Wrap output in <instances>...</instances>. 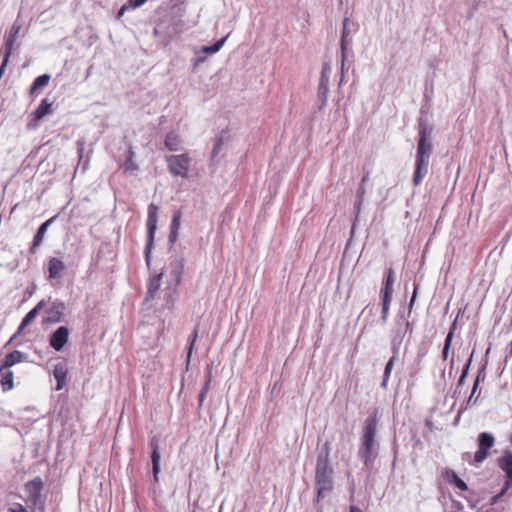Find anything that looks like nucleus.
<instances>
[{
	"instance_id": "5fc2aeb1",
	"label": "nucleus",
	"mask_w": 512,
	"mask_h": 512,
	"mask_svg": "<svg viewBox=\"0 0 512 512\" xmlns=\"http://www.w3.org/2000/svg\"><path fill=\"white\" fill-rule=\"evenodd\" d=\"M154 33L158 34V29L157 28L154 29Z\"/></svg>"
},
{
	"instance_id": "79ce46f5",
	"label": "nucleus",
	"mask_w": 512,
	"mask_h": 512,
	"mask_svg": "<svg viewBox=\"0 0 512 512\" xmlns=\"http://www.w3.org/2000/svg\"><path fill=\"white\" fill-rule=\"evenodd\" d=\"M479 398H480V392L478 393V395L475 397L472 396V393L470 394L467 402H466V407H469V406H477L478 403H479Z\"/></svg>"
},
{
	"instance_id": "412c9836",
	"label": "nucleus",
	"mask_w": 512,
	"mask_h": 512,
	"mask_svg": "<svg viewBox=\"0 0 512 512\" xmlns=\"http://www.w3.org/2000/svg\"><path fill=\"white\" fill-rule=\"evenodd\" d=\"M26 358V354L15 350L5 356L3 363L0 366V372L12 367L13 365L22 362Z\"/></svg>"
},
{
	"instance_id": "7c9ffc66",
	"label": "nucleus",
	"mask_w": 512,
	"mask_h": 512,
	"mask_svg": "<svg viewBox=\"0 0 512 512\" xmlns=\"http://www.w3.org/2000/svg\"><path fill=\"white\" fill-rule=\"evenodd\" d=\"M455 325H456V322H454L452 324V327L450 328V330L446 336V339H445V343H444V347H443V351H442V356H443L444 360H446L449 355V350H450L452 339L454 336Z\"/></svg>"
},
{
	"instance_id": "a211bd4d",
	"label": "nucleus",
	"mask_w": 512,
	"mask_h": 512,
	"mask_svg": "<svg viewBox=\"0 0 512 512\" xmlns=\"http://www.w3.org/2000/svg\"><path fill=\"white\" fill-rule=\"evenodd\" d=\"M68 373V367L66 361H60L54 365L53 376L57 381L56 390L63 389L66 384V377Z\"/></svg>"
},
{
	"instance_id": "37998d69",
	"label": "nucleus",
	"mask_w": 512,
	"mask_h": 512,
	"mask_svg": "<svg viewBox=\"0 0 512 512\" xmlns=\"http://www.w3.org/2000/svg\"><path fill=\"white\" fill-rule=\"evenodd\" d=\"M147 0H128V5L131 9L138 8L146 3Z\"/></svg>"
},
{
	"instance_id": "49530a36",
	"label": "nucleus",
	"mask_w": 512,
	"mask_h": 512,
	"mask_svg": "<svg viewBox=\"0 0 512 512\" xmlns=\"http://www.w3.org/2000/svg\"><path fill=\"white\" fill-rule=\"evenodd\" d=\"M128 9H131V8L129 7L128 3H127V4H125V5H123V6L120 8V10L118 11L117 19H120V18L124 15L125 11H126V10H128Z\"/></svg>"
},
{
	"instance_id": "bb28decb",
	"label": "nucleus",
	"mask_w": 512,
	"mask_h": 512,
	"mask_svg": "<svg viewBox=\"0 0 512 512\" xmlns=\"http://www.w3.org/2000/svg\"><path fill=\"white\" fill-rule=\"evenodd\" d=\"M446 476L448 481L454 484L461 491L468 490L467 484L460 477H458V475L454 471L448 470L446 472Z\"/></svg>"
},
{
	"instance_id": "ea45409f",
	"label": "nucleus",
	"mask_w": 512,
	"mask_h": 512,
	"mask_svg": "<svg viewBox=\"0 0 512 512\" xmlns=\"http://www.w3.org/2000/svg\"><path fill=\"white\" fill-rule=\"evenodd\" d=\"M181 220V212L175 211L170 224V229L179 230Z\"/></svg>"
},
{
	"instance_id": "c9c22d12",
	"label": "nucleus",
	"mask_w": 512,
	"mask_h": 512,
	"mask_svg": "<svg viewBox=\"0 0 512 512\" xmlns=\"http://www.w3.org/2000/svg\"><path fill=\"white\" fill-rule=\"evenodd\" d=\"M486 379V373H485V366H483L481 369L478 370V373L476 375L473 388H472V396H474L478 390V387L480 383H483Z\"/></svg>"
},
{
	"instance_id": "f704fd0d",
	"label": "nucleus",
	"mask_w": 512,
	"mask_h": 512,
	"mask_svg": "<svg viewBox=\"0 0 512 512\" xmlns=\"http://www.w3.org/2000/svg\"><path fill=\"white\" fill-rule=\"evenodd\" d=\"M133 151L129 150L127 160L123 165V170L126 173H133L138 169L137 164L133 161Z\"/></svg>"
},
{
	"instance_id": "c03bdc74",
	"label": "nucleus",
	"mask_w": 512,
	"mask_h": 512,
	"mask_svg": "<svg viewBox=\"0 0 512 512\" xmlns=\"http://www.w3.org/2000/svg\"><path fill=\"white\" fill-rule=\"evenodd\" d=\"M472 358H473V353L470 355V357H469V359H468V361H467L466 365L464 366V368H463V370H462L461 375H462L463 377H465V378H466V377H467V375H468L469 368H470V365H471V362H472Z\"/></svg>"
},
{
	"instance_id": "72a5a7b5",
	"label": "nucleus",
	"mask_w": 512,
	"mask_h": 512,
	"mask_svg": "<svg viewBox=\"0 0 512 512\" xmlns=\"http://www.w3.org/2000/svg\"><path fill=\"white\" fill-rule=\"evenodd\" d=\"M365 194H366L365 185H363V183H360V185L356 191V201H355V205H354V208L357 213H359L361 210V206L363 204Z\"/></svg>"
},
{
	"instance_id": "3c124183",
	"label": "nucleus",
	"mask_w": 512,
	"mask_h": 512,
	"mask_svg": "<svg viewBox=\"0 0 512 512\" xmlns=\"http://www.w3.org/2000/svg\"><path fill=\"white\" fill-rule=\"evenodd\" d=\"M368 179H369V174L367 173L366 175L363 176L360 183H363V185H365V183L368 181Z\"/></svg>"
},
{
	"instance_id": "8fccbe9b",
	"label": "nucleus",
	"mask_w": 512,
	"mask_h": 512,
	"mask_svg": "<svg viewBox=\"0 0 512 512\" xmlns=\"http://www.w3.org/2000/svg\"><path fill=\"white\" fill-rule=\"evenodd\" d=\"M349 512H362V510L356 506H350Z\"/></svg>"
},
{
	"instance_id": "09e8293b",
	"label": "nucleus",
	"mask_w": 512,
	"mask_h": 512,
	"mask_svg": "<svg viewBox=\"0 0 512 512\" xmlns=\"http://www.w3.org/2000/svg\"><path fill=\"white\" fill-rule=\"evenodd\" d=\"M416 295H417V289L415 288L414 289V292H413V295L411 297V300H410V309L413 307L414 305V302H415V299H416Z\"/></svg>"
},
{
	"instance_id": "4be33fe9",
	"label": "nucleus",
	"mask_w": 512,
	"mask_h": 512,
	"mask_svg": "<svg viewBox=\"0 0 512 512\" xmlns=\"http://www.w3.org/2000/svg\"><path fill=\"white\" fill-rule=\"evenodd\" d=\"M395 281V274L393 269L389 268L386 273V277L381 289L382 298H391L393 293V284Z\"/></svg>"
},
{
	"instance_id": "c85d7f7f",
	"label": "nucleus",
	"mask_w": 512,
	"mask_h": 512,
	"mask_svg": "<svg viewBox=\"0 0 512 512\" xmlns=\"http://www.w3.org/2000/svg\"><path fill=\"white\" fill-rule=\"evenodd\" d=\"M176 287L177 286H174L172 283H169V285L165 291V294H164L165 307H167L168 309H171L173 307V304L175 301Z\"/></svg>"
},
{
	"instance_id": "a18cd8bd",
	"label": "nucleus",
	"mask_w": 512,
	"mask_h": 512,
	"mask_svg": "<svg viewBox=\"0 0 512 512\" xmlns=\"http://www.w3.org/2000/svg\"><path fill=\"white\" fill-rule=\"evenodd\" d=\"M178 237V230L170 229L169 242L174 243Z\"/></svg>"
},
{
	"instance_id": "f8f14e48",
	"label": "nucleus",
	"mask_w": 512,
	"mask_h": 512,
	"mask_svg": "<svg viewBox=\"0 0 512 512\" xmlns=\"http://www.w3.org/2000/svg\"><path fill=\"white\" fill-rule=\"evenodd\" d=\"M430 157L416 154L415 156V170L412 177L414 186H419L425 176L428 174Z\"/></svg>"
},
{
	"instance_id": "0eeeda50",
	"label": "nucleus",
	"mask_w": 512,
	"mask_h": 512,
	"mask_svg": "<svg viewBox=\"0 0 512 512\" xmlns=\"http://www.w3.org/2000/svg\"><path fill=\"white\" fill-rule=\"evenodd\" d=\"M158 221V207L154 203L148 206V217H147V243L145 248V259L147 264L150 263V254L153 249L154 236L157 229Z\"/></svg>"
},
{
	"instance_id": "423d86ee",
	"label": "nucleus",
	"mask_w": 512,
	"mask_h": 512,
	"mask_svg": "<svg viewBox=\"0 0 512 512\" xmlns=\"http://www.w3.org/2000/svg\"><path fill=\"white\" fill-rule=\"evenodd\" d=\"M169 172L173 176L188 178L191 159L187 154L169 155L165 158Z\"/></svg>"
},
{
	"instance_id": "4d7b16f0",
	"label": "nucleus",
	"mask_w": 512,
	"mask_h": 512,
	"mask_svg": "<svg viewBox=\"0 0 512 512\" xmlns=\"http://www.w3.org/2000/svg\"><path fill=\"white\" fill-rule=\"evenodd\" d=\"M82 151H83V148H82V147H81V148H79V153H80V154H81V152H82Z\"/></svg>"
},
{
	"instance_id": "f257e3e1",
	"label": "nucleus",
	"mask_w": 512,
	"mask_h": 512,
	"mask_svg": "<svg viewBox=\"0 0 512 512\" xmlns=\"http://www.w3.org/2000/svg\"><path fill=\"white\" fill-rule=\"evenodd\" d=\"M378 418L376 413L369 415L363 424L358 456L367 471H371L379 455V443L376 440Z\"/></svg>"
},
{
	"instance_id": "9b49d317",
	"label": "nucleus",
	"mask_w": 512,
	"mask_h": 512,
	"mask_svg": "<svg viewBox=\"0 0 512 512\" xmlns=\"http://www.w3.org/2000/svg\"><path fill=\"white\" fill-rule=\"evenodd\" d=\"M331 72H332L331 67L326 63L323 64L320 82H319L318 91H317V99L319 102V109H323L327 103L328 93H329L328 83H329Z\"/></svg>"
},
{
	"instance_id": "de8ad7c7",
	"label": "nucleus",
	"mask_w": 512,
	"mask_h": 512,
	"mask_svg": "<svg viewBox=\"0 0 512 512\" xmlns=\"http://www.w3.org/2000/svg\"><path fill=\"white\" fill-rule=\"evenodd\" d=\"M507 491H504V488L501 490L499 494L493 497V503H497L498 500L506 493Z\"/></svg>"
},
{
	"instance_id": "2eb2a0df",
	"label": "nucleus",
	"mask_w": 512,
	"mask_h": 512,
	"mask_svg": "<svg viewBox=\"0 0 512 512\" xmlns=\"http://www.w3.org/2000/svg\"><path fill=\"white\" fill-rule=\"evenodd\" d=\"M46 306V301L43 299L41 300L33 309H31L26 316L23 318L21 324L18 327L17 332L14 334V336L11 338L13 340L15 337H17L19 334L23 332V330L30 325L34 319L38 316L40 311Z\"/></svg>"
},
{
	"instance_id": "ddd939ff",
	"label": "nucleus",
	"mask_w": 512,
	"mask_h": 512,
	"mask_svg": "<svg viewBox=\"0 0 512 512\" xmlns=\"http://www.w3.org/2000/svg\"><path fill=\"white\" fill-rule=\"evenodd\" d=\"M497 461L498 466L506 475L504 491H508L512 486V452L510 450H505Z\"/></svg>"
},
{
	"instance_id": "864d4df0",
	"label": "nucleus",
	"mask_w": 512,
	"mask_h": 512,
	"mask_svg": "<svg viewBox=\"0 0 512 512\" xmlns=\"http://www.w3.org/2000/svg\"><path fill=\"white\" fill-rule=\"evenodd\" d=\"M204 58H197L195 61V65H198L200 62H203Z\"/></svg>"
},
{
	"instance_id": "6e6d98bb",
	"label": "nucleus",
	"mask_w": 512,
	"mask_h": 512,
	"mask_svg": "<svg viewBox=\"0 0 512 512\" xmlns=\"http://www.w3.org/2000/svg\"><path fill=\"white\" fill-rule=\"evenodd\" d=\"M511 444H512V432H511V435H510V438H509Z\"/></svg>"
},
{
	"instance_id": "473e14b6",
	"label": "nucleus",
	"mask_w": 512,
	"mask_h": 512,
	"mask_svg": "<svg viewBox=\"0 0 512 512\" xmlns=\"http://www.w3.org/2000/svg\"><path fill=\"white\" fill-rule=\"evenodd\" d=\"M227 37H224L222 39H220L219 41H217L216 43H214L213 45H205V46H202L201 50L203 53L205 54H214V53H217L224 45V43L226 42L227 40Z\"/></svg>"
},
{
	"instance_id": "f3484780",
	"label": "nucleus",
	"mask_w": 512,
	"mask_h": 512,
	"mask_svg": "<svg viewBox=\"0 0 512 512\" xmlns=\"http://www.w3.org/2000/svg\"><path fill=\"white\" fill-rule=\"evenodd\" d=\"M66 266L62 260L51 257L48 261V278L59 279L63 276Z\"/></svg>"
},
{
	"instance_id": "603ef678",
	"label": "nucleus",
	"mask_w": 512,
	"mask_h": 512,
	"mask_svg": "<svg viewBox=\"0 0 512 512\" xmlns=\"http://www.w3.org/2000/svg\"><path fill=\"white\" fill-rule=\"evenodd\" d=\"M465 379H466L465 377H463L462 375H460L459 380H458V386L463 385V383H464Z\"/></svg>"
},
{
	"instance_id": "a878e982",
	"label": "nucleus",
	"mask_w": 512,
	"mask_h": 512,
	"mask_svg": "<svg viewBox=\"0 0 512 512\" xmlns=\"http://www.w3.org/2000/svg\"><path fill=\"white\" fill-rule=\"evenodd\" d=\"M180 144H181V140L177 133L171 131L166 135L165 146L170 151H177L179 149Z\"/></svg>"
},
{
	"instance_id": "dca6fc26",
	"label": "nucleus",
	"mask_w": 512,
	"mask_h": 512,
	"mask_svg": "<svg viewBox=\"0 0 512 512\" xmlns=\"http://www.w3.org/2000/svg\"><path fill=\"white\" fill-rule=\"evenodd\" d=\"M163 274L159 273L149 279L148 285H147V293L145 300L153 301L155 299H159V289L161 286V278Z\"/></svg>"
},
{
	"instance_id": "5701e85b",
	"label": "nucleus",
	"mask_w": 512,
	"mask_h": 512,
	"mask_svg": "<svg viewBox=\"0 0 512 512\" xmlns=\"http://www.w3.org/2000/svg\"><path fill=\"white\" fill-rule=\"evenodd\" d=\"M150 445L152 447L151 460H152L153 476H154V479L157 481L158 474L160 472V453L158 451V446L155 441H151Z\"/></svg>"
},
{
	"instance_id": "2f4dec72",
	"label": "nucleus",
	"mask_w": 512,
	"mask_h": 512,
	"mask_svg": "<svg viewBox=\"0 0 512 512\" xmlns=\"http://www.w3.org/2000/svg\"><path fill=\"white\" fill-rule=\"evenodd\" d=\"M1 373H2L1 385H2L3 391L11 390L13 388V372L6 370L5 372L2 371Z\"/></svg>"
},
{
	"instance_id": "4468645a",
	"label": "nucleus",
	"mask_w": 512,
	"mask_h": 512,
	"mask_svg": "<svg viewBox=\"0 0 512 512\" xmlns=\"http://www.w3.org/2000/svg\"><path fill=\"white\" fill-rule=\"evenodd\" d=\"M70 331L66 326L58 327L49 338V344L55 351H61L68 342Z\"/></svg>"
},
{
	"instance_id": "c756f323",
	"label": "nucleus",
	"mask_w": 512,
	"mask_h": 512,
	"mask_svg": "<svg viewBox=\"0 0 512 512\" xmlns=\"http://www.w3.org/2000/svg\"><path fill=\"white\" fill-rule=\"evenodd\" d=\"M347 25H348V19L346 18L343 21V31H342V36H341L342 67L344 66V61H345V57H346V45L348 43Z\"/></svg>"
},
{
	"instance_id": "e433bc0d",
	"label": "nucleus",
	"mask_w": 512,
	"mask_h": 512,
	"mask_svg": "<svg viewBox=\"0 0 512 512\" xmlns=\"http://www.w3.org/2000/svg\"><path fill=\"white\" fill-rule=\"evenodd\" d=\"M225 134L226 133L224 131H222L220 133V135L216 138L215 145H214V148L212 150V157L213 158L216 157L220 153V151L222 149V146H223V143H224V140H225Z\"/></svg>"
},
{
	"instance_id": "1a4fd4ad",
	"label": "nucleus",
	"mask_w": 512,
	"mask_h": 512,
	"mask_svg": "<svg viewBox=\"0 0 512 512\" xmlns=\"http://www.w3.org/2000/svg\"><path fill=\"white\" fill-rule=\"evenodd\" d=\"M21 28H22L21 23H19L18 20H16L10 29L9 35L5 42V51H4V55H3V60L0 65V77L4 73L5 67L7 66V64L9 62V59L13 52L14 44L17 40V37H18V34H19Z\"/></svg>"
},
{
	"instance_id": "9d476101",
	"label": "nucleus",
	"mask_w": 512,
	"mask_h": 512,
	"mask_svg": "<svg viewBox=\"0 0 512 512\" xmlns=\"http://www.w3.org/2000/svg\"><path fill=\"white\" fill-rule=\"evenodd\" d=\"M66 305L60 299L51 302L50 307L46 310V316L43 318V324H56L64 321Z\"/></svg>"
},
{
	"instance_id": "6ab92c4d",
	"label": "nucleus",
	"mask_w": 512,
	"mask_h": 512,
	"mask_svg": "<svg viewBox=\"0 0 512 512\" xmlns=\"http://www.w3.org/2000/svg\"><path fill=\"white\" fill-rule=\"evenodd\" d=\"M54 219H55V217H51L50 219L46 220L44 223H42L39 226V228L34 236L33 243L29 249L30 253L34 254L36 252V249L41 245V243L44 239L45 233H46L48 227L54 221Z\"/></svg>"
},
{
	"instance_id": "a19ab883",
	"label": "nucleus",
	"mask_w": 512,
	"mask_h": 512,
	"mask_svg": "<svg viewBox=\"0 0 512 512\" xmlns=\"http://www.w3.org/2000/svg\"><path fill=\"white\" fill-rule=\"evenodd\" d=\"M198 337V331L197 329H195L192 333V336H191V340H190V345H189V348H188V354H187V361L190 360V357H191V354H192V350H193V347H194V344H195V341Z\"/></svg>"
},
{
	"instance_id": "58836bf2",
	"label": "nucleus",
	"mask_w": 512,
	"mask_h": 512,
	"mask_svg": "<svg viewBox=\"0 0 512 512\" xmlns=\"http://www.w3.org/2000/svg\"><path fill=\"white\" fill-rule=\"evenodd\" d=\"M210 382H211V379L208 378L207 381L205 382L204 386L202 387L200 393H199V396H198V406H199V408H201L202 405H203V401H204V399L206 397V394H207V392L209 390Z\"/></svg>"
},
{
	"instance_id": "4c0bfd02",
	"label": "nucleus",
	"mask_w": 512,
	"mask_h": 512,
	"mask_svg": "<svg viewBox=\"0 0 512 512\" xmlns=\"http://www.w3.org/2000/svg\"><path fill=\"white\" fill-rule=\"evenodd\" d=\"M391 301V298H382L381 319L383 323L387 322Z\"/></svg>"
},
{
	"instance_id": "39448f33",
	"label": "nucleus",
	"mask_w": 512,
	"mask_h": 512,
	"mask_svg": "<svg viewBox=\"0 0 512 512\" xmlns=\"http://www.w3.org/2000/svg\"><path fill=\"white\" fill-rule=\"evenodd\" d=\"M43 481L40 477L28 481L24 486L27 495L26 503L35 509H43L44 499L42 498Z\"/></svg>"
},
{
	"instance_id": "393cba45",
	"label": "nucleus",
	"mask_w": 512,
	"mask_h": 512,
	"mask_svg": "<svg viewBox=\"0 0 512 512\" xmlns=\"http://www.w3.org/2000/svg\"><path fill=\"white\" fill-rule=\"evenodd\" d=\"M398 358H399V354L392 353V356L390 357V359L388 360V362L385 365L384 373H383V380L381 382V387L383 389H386L388 386V381H389L392 369H393L395 363L397 362Z\"/></svg>"
},
{
	"instance_id": "cd10ccee",
	"label": "nucleus",
	"mask_w": 512,
	"mask_h": 512,
	"mask_svg": "<svg viewBox=\"0 0 512 512\" xmlns=\"http://www.w3.org/2000/svg\"><path fill=\"white\" fill-rule=\"evenodd\" d=\"M50 75L43 74L38 76L30 87V93H34L36 90L46 87L49 84Z\"/></svg>"
},
{
	"instance_id": "7ed1b4c3",
	"label": "nucleus",
	"mask_w": 512,
	"mask_h": 512,
	"mask_svg": "<svg viewBox=\"0 0 512 512\" xmlns=\"http://www.w3.org/2000/svg\"><path fill=\"white\" fill-rule=\"evenodd\" d=\"M411 324L403 314L396 316L394 320V327L390 332V349L394 354H399L405 336L411 332Z\"/></svg>"
},
{
	"instance_id": "aec40b11",
	"label": "nucleus",
	"mask_w": 512,
	"mask_h": 512,
	"mask_svg": "<svg viewBox=\"0 0 512 512\" xmlns=\"http://www.w3.org/2000/svg\"><path fill=\"white\" fill-rule=\"evenodd\" d=\"M172 283L174 286H178L181 281V276L184 270L183 259L176 258L170 262Z\"/></svg>"
},
{
	"instance_id": "f03ea898",
	"label": "nucleus",
	"mask_w": 512,
	"mask_h": 512,
	"mask_svg": "<svg viewBox=\"0 0 512 512\" xmlns=\"http://www.w3.org/2000/svg\"><path fill=\"white\" fill-rule=\"evenodd\" d=\"M331 447L325 442L317 457L315 470V485L317 490V501H320L333 489V468L330 465Z\"/></svg>"
},
{
	"instance_id": "20e7f679",
	"label": "nucleus",
	"mask_w": 512,
	"mask_h": 512,
	"mask_svg": "<svg viewBox=\"0 0 512 512\" xmlns=\"http://www.w3.org/2000/svg\"><path fill=\"white\" fill-rule=\"evenodd\" d=\"M432 133L433 126L420 118L418 120V142L416 154L431 157L433 152Z\"/></svg>"
},
{
	"instance_id": "b1692460",
	"label": "nucleus",
	"mask_w": 512,
	"mask_h": 512,
	"mask_svg": "<svg viewBox=\"0 0 512 512\" xmlns=\"http://www.w3.org/2000/svg\"><path fill=\"white\" fill-rule=\"evenodd\" d=\"M52 102L48 98H44L38 108L33 112V117L35 120H41L46 115L52 112L51 110Z\"/></svg>"
},
{
	"instance_id": "6e6552de",
	"label": "nucleus",
	"mask_w": 512,
	"mask_h": 512,
	"mask_svg": "<svg viewBox=\"0 0 512 512\" xmlns=\"http://www.w3.org/2000/svg\"><path fill=\"white\" fill-rule=\"evenodd\" d=\"M478 450L474 455V462L482 463L490 455L489 449L495 444V437L490 432H481L478 435Z\"/></svg>"
}]
</instances>
